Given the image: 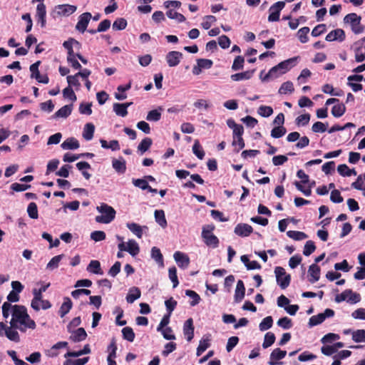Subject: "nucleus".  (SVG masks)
I'll return each mask as SVG.
<instances>
[{"label":"nucleus","mask_w":365,"mask_h":365,"mask_svg":"<svg viewBox=\"0 0 365 365\" xmlns=\"http://www.w3.org/2000/svg\"><path fill=\"white\" fill-rule=\"evenodd\" d=\"M337 171L341 176L356 175L355 169H350L346 164L339 165Z\"/></svg>","instance_id":"36"},{"label":"nucleus","mask_w":365,"mask_h":365,"mask_svg":"<svg viewBox=\"0 0 365 365\" xmlns=\"http://www.w3.org/2000/svg\"><path fill=\"white\" fill-rule=\"evenodd\" d=\"M36 17L38 23L41 24V27H45L46 23V7L43 3H39L37 5Z\"/></svg>","instance_id":"15"},{"label":"nucleus","mask_w":365,"mask_h":365,"mask_svg":"<svg viewBox=\"0 0 365 365\" xmlns=\"http://www.w3.org/2000/svg\"><path fill=\"white\" fill-rule=\"evenodd\" d=\"M71 334L69 339L73 342H80L85 340L87 337V333L84 328L80 327L76 330H71Z\"/></svg>","instance_id":"18"},{"label":"nucleus","mask_w":365,"mask_h":365,"mask_svg":"<svg viewBox=\"0 0 365 365\" xmlns=\"http://www.w3.org/2000/svg\"><path fill=\"white\" fill-rule=\"evenodd\" d=\"M227 125L230 128L233 130V138L242 136L244 133V128L242 125L236 123L232 118L227 120Z\"/></svg>","instance_id":"20"},{"label":"nucleus","mask_w":365,"mask_h":365,"mask_svg":"<svg viewBox=\"0 0 365 365\" xmlns=\"http://www.w3.org/2000/svg\"><path fill=\"white\" fill-rule=\"evenodd\" d=\"M287 129L284 126H276L271 130V136L274 138H279L285 135Z\"/></svg>","instance_id":"54"},{"label":"nucleus","mask_w":365,"mask_h":365,"mask_svg":"<svg viewBox=\"0 0 365 365\" xmlns=\"http://www.w3.org/2000/svg\"><path fill=\"white\" fill-rule=\"evenodd\" d=\"M113 110L117 115L121 117H125L128 115L126 106H124L122 103H115L113 104Z\"/></svg>","instance_id":"52"},{"label":"nucleus","mask_w":365,"mask_h":365,"mask_svg":"<svg viewBox=\"0 0 365 365\" xmlns=\"http://www.w3.org/2000/svg\"><path fill=\"white\" fill-rule=\"evenodd\" d=\"M27 212L31 219H37L38 217L37 205L35 202H30L27 207Z\"/></svg>","instance_id":"59"},{"label":"nucleus","mask_w":365,"mask_h":365,"mask_svg":"<svg viewBox=\"0 0 365 365\" xmlns=\"http://www.w3.org/2000/svg\"><path fill=\"white\" fill-rule=\"evenodd\" d=\"M156 222L163 228H165L168 222L165 218V212L163 210H156L154 213Z\"/></svg>","instance_id":"30"},{"label":"nucleus","mask_w":365,"mask_h":365,"mask_svg":"<svg viewBox=\"0 0 365 365\" xmlns=\"http://www.w3.org/2000/svg\"><path fill=\"white\" fill-rule=\"evenodd\" d=\"M161 110L163 108L161 107H158V109L152 110L149 111L146 116V120L148 121L157 122L161 118Z\"/></svg>","instance_id":"35"},{"label":"nucleus","mask_w":365,"mask_h":365,"mask_svg":"<svg viewBox=\"0 0 365 365\" xmlns=\"http://www.w3.org/2000/svg\"><path fill=\"white\" fill-rule=\"evenodd\" d=\"M192 152L200 160H202L205 157V151L198 140L194 142Z\"/></svg>","instance_id":"41"},{"label":"nucleus","mask_w":365,"mask_h":365,"mask_svg":"<svg viewBox=\"0 0 365 365\" xmlns=\"http://www.w3.org/2000/svg\"><path fill=\"white\" fill-rule=\"evenodd\" d=\"M210 339L207 336V338H202L200 341V344L197 348V356H200L210 346Z\"/></svg>","instance_id":"42"},{"label":"nucleus","mask_w":365,"mask_h":365,"mask_svg":"<svg viewBox=\"0 0 365 365\" xmlns=\"http://www.w3.org/2000/svg\"><path fill=\"white\" fill-rule=\"evenodd\" d=\"M91 353V348L89 344H86L83 349L78 351H68L65 354V357H78L83 354H88Z\"/></svg>","instance_id":"38"},{"label":"nucleus","mask_w":365,"mask_h":365,"mask_svg":"<svg viewBox=\"0 0 365 365\" xmlns=\"http://www.w3.org/2000/svg\"><path fill=\"white\" fill-rule=\"evenodd\" d=\"M63 257L64 255L63 254L53 257L47 264L46 268L51 270L56 269Z\"/></svg>","instance_id":"53"},{"label":"nucleus","mask_w":365,"mask_h":365,"mask_svg":"<svg viewBox=\"0 0 365 365\" xmlns=\"http://www.w3.org/2000/svg\"><path fill=\"white\" fill-rule=\"evenodd\" d=\"M127 252L133 257L139 253L140 247L135 240H130L128 242Z\"/></svg>","instance_id":"43"},{"label":"nucleus","mask_w":365,"mask_h":365,"mask_svg":"<svg viewBox=\"0 0 365 365\" xmlns=\"http://www.w3.org/2000/svg\"><path fill=\"white\" fill-rule=\"evenodd\" d=\"M79 45V42L73 38H69L68 41H65L63 43V47L68 51L67 61L74 69H81V65L77 60L76 54H75L73 49V44Z\"/></svg>","instance_id":"4"},{"label":"nucleus","mask_w":365,"mask_h":365,"mask_svg":"<svg viewBox=\"0 0 365 365\" xmlns=\"http://www.w3.org/2000/svg\"><path fill=\"white\" fill-rule=\"evenodd\" d=\"M11 315L10 325L21 332H25L27 329H34L36 327L35 322L29 315L26 308L23 305H14Z\"/></svg>","instance_id":"1"},{"label":"nucleus","mask_w":365,"mask_h":365,"mask_svg":"<svg viewBox=\"0 0 365 365\" xmlns=\"http://www.w3.org/2000/svg\"><path fill=\"white\" fill-rule=\"evenodd\" d=\"M16 329L12 328L11 326L6 329V331H4V334L11 341L15 342H19L20 336L18 331L16 330Z\"/></svg>","instance_id":"32"},{"label":"nucleus","mask_w":365,"mask_h":365,"mask_svg":"<svg viewBox=\"0 0 365 365\" xmlns=\"http://www.w3.org/2000/svg\"><path fill=\"white\" fill-rule=\"evenodd\" d=\"M194 325L192 318H189L185 321L183 325V334L187 341H190L194 337Z\"/></svg>","instance_id":"19"},{"label":"nucleus","mask_w":365,"mask_h":365,"mask_svg":"<svg viewBox=\"0 0 365 365\" xmlns=\"http://www.w3.org/2000/svg\"><path fill=\"white\" fill-rule=\"evenodd\" d=\"M286 354V351L281 350L279 348H277L272 351L270 358L272 359L281 360L285 357Z\"/></svg>","instance_id":"63"},{"label":"nucleus","mask_w":365,"mask_h":365,"mask_svg":"<svg viewBox=\"0 0 365 365\" xmlns=\"http://www.w3.org/2000/svg\"><path fill=\"white\" fill-rule=\"evenodd\" d=\"M277 325L284 329H289L292 327V322L287 317H284L277 321Z\"/></svg>","instance_id":"62"},{"label":"nucleus","mask_w":365,"mask_h":365,"mask_svg":"<svg viewBox=\"0 0 365 365\" xmlns=\"http://www.w3.org/2000/svg\"><path fill=\"white\" fill-rule=\"evenodd\" d=\"M169 278L173 282V287L175 288L179 284V281L177 276V269L175 267L169 268L168 270Z\"/></svg>","instance_id":"56"},{"label":"nucleus","mask_w":365,"mask_h":365,"mask_svg":"<svg viewBox=\"0 0 365 365\" xmlns=\"http://www.w3.org/2000/svg\"><path fill=\"white\" fill-rule=\"evenodd\" d=\"M214 229V225H207L206 227H203L202 231V237L207 246L215 248L218 247L219 240L214 234H212Z\"/></svg>","instance_id":"6"},{"label":"nucleus","mask_w":365,"mask_h":365,"mask_svg":"<svg viewBox=\"0 0 365 365\" xmlns=\"http://www.w3.org/2000/svg\"><path fill=\"white\" fill-rule=\"evenodd\" d=\"M49 286L50 283H47L46 284H42L39 289L35 288L33 289L34 298L31 300V306L34 310H40L39 302L41 300L42 293L46 292Z\"/></svg>","instance_id":"10"},{"label":"nucleus","mask_w":365,"mask_h":365,"mask_svg":"<svg viewBox=\"0 0 365 365\" xmlns=\"http://www.w3.org/2000/svg\"><path fill=\"white\" fill-rule=\"evenodd\" d=\"M96 209L99 212L102 213L101 215L96 217L95 220L97 222L108 224L115 219L116 212L113 207L106 203H101Z\"/></svg>","instance_id":"3"},{"label":"nucleus","mask_w":365,"mask_h":365,"mask_svg":"<svg viewBox=\"0 0 365 365\" xmlns=\"http://www.w3.org/2000/svg\"><path fill=\"white\" fill-rule=\"evenodd\" d=\"M276 281L281 289H284L289 287L291 282V276L287 274L285 269L282 267L274 268Z\"/></svg>","instance_id":"7"},{"label":"nucleus","mask_w":365,"mask_h":365,"mask_svg":"<svg viewBox=\"0 0 365 365\" xmlns=\"http://www.w3.org/2000/svg\"><path fill=\"white\" fill-rule=\"evenodd\" d=\"M152 144H153V140L151 138H145L144 139L142 140V141L138 145V150L139 152H140L141 154H143L149 150V148H150Z\"/></svg>","instance_id":"40"},{"label":"nucleus","mask_w":365,"mask_h":365,"mask_svg":"<svg viewBox=\"0 0 365 365\" xmlns=\"http://www.w3.org/2000/svg\"><path fill=\"white\" fill-rule=\"evenodd\" d=\"M92 15L90 12H85L78 17V21L76 25V29L81 33H84L87 29Z\"/></svg>","instance_id":"12"},{"label":"nucleus","mask_w":365,"mask_h":365,"mask_svg":"<svg viewBox=\"0 0 365 365\" xmlns=\"http://www.w3.org/2000/svg\"><path fill=\"white\" fill-rule=\"evenodd\" d=\"M354 54H355V60L356 62L360 63L363 62L365 60V53H362V44L360 43V41H356L354 43Z\"/></svg>","instance_id":"33"},{"label":"nucleus","mask_w":365,"mask_h":365,"mask_svg":"<svg viewBox=\"0 0 365 365\" xmlns=\"http://www.w3.org/2000/svg\"><path fill=\"white\" fill-rule=\"evenodd\" d=\"M294 88L292 82L286 81L281 85L278 91V93L279 94H287L288 93H292L294 91Z\"/></svg>","instance_id":"48"},{"label":"nucleus","mask_w":365,"mask_h":365,"mask_svg":"<svg viewBox=\"0 0 365 365\" xmlns=\"http://www.w3.org/2000/svg\"><path fill=\"white\" fill-rule=\"evenodd\" d=\"M334 315V311L331 309H326L323 313H319L309 318V327H312L322 324L326 318L332 317Z\"/></svg>","instance_id":"9"},{"label":"nucleus","mask_w":365,"mask_h":365,"mask_svg":"<svg viewBox=\"0 0 365 365\" xmlns=\"http://www.w3.org/2000/svg\"><path fill=\"white\" fill-rule=\"evenodd\" d=\"M123 338L130 342H133L135 339V333L130 327H125L122 329Z\"/></svg>","instance_id":"46"},{"label":"nucleus","mask_w":365,"mask_h":365,"mask_svg":"<svg viewBox=\"0 0 365 365\" xmlns=\"http://www.w3.org/2000/svg\"><path fill=\"white\" fill-rule=\"evenodd\" d=\"M166 15L168 18L171 19H176L178 22H183L185 21V17L182 14L174 11L173 9L168 10Z\"/></svg>","instance_id":"58"},{"label":"nucleus","mask_w":365,"mask_h":365,"mask_svg":"<svg viewBox=\"0 0 365 365\" xmlns=\"http://www.w3.org/2000/svg\"><path fill=\"white\" fill-rule=\"evenodd\" d=\"M320 271H321L320 267L316 263L312 264L309 266L308 272L311 277L309 279V281L311 283H314L319 279Z\"/></svg>","instance_id":"22"},{"label":"nucleus","mask_w":365,"mask_h":365,"mask_svg":"<svg viewBox=\"0 0 365 365\" xmlns=\"http://www.w3.org/2000/svg\"><path fill=\"white\" fill-rule=\"evenodd\" d=\"M73 105H66L58 110L53 115L54 118H67L71 115Z\"/></svg>","instance_id":"27"},{"label":"nucleus","mask_w":365,"mask_h":365,"mask_svg":"<svg viewBox=\"0 0 365 365\" xmlns=\"http://www.w3.org/2000/svg\"><path fill=\"white\" fill-rule=\"evenodd\" d=\"M346 112V106L343 103H337L331 108V114L336 118H340Z\"/></svg>","instance_id":"39"},{"label":"nucleus","mask_w":365,"mask_h":365,"mask_svg":"<svg viewBox=\"0 0 365 365\" xmlns=\"http://www.w3.org/2000/svg\"><path fill=\"white\" fill-rule=\"evenodd\" d=\"M76 168L82 172L83 176L86 179L89 180L91 177V175L84 170L85 169H91V165L86 161H81L76 163Z\"/></svg>","instance_id":"37"},{"label":"nucleus","mask_w":365,"mask_h":365,"mask_svg":"<svg viewBox=\"0 0 365 365\" xmlns=\"http://www.w3.org/2000/svg\"><path fill=\"white\" fill-rule=\"evenodd\" d=\"M284 6V1H277L272 4L269 9V15L268 16V21L272 22L279 21L280 12Z\"/></svg>","instance_id":"11"},{"label":"nucleus","mask_w":365,"mask_h":365,"mask_svg":"<svg viewBox=\"0 0 365 365\" xmlns=\"http://www.w3.org/2000/svg\"><path fill=\"white\" fill-rule=\"evenodd\" d=\"M309 31V28L307 26L302 27L298 31L297 36L301 43H304L308 41L309 38L307 35Z\"/></svg>","instance_id":"49"},{"label":"nucleus","mask_w":365,"mask_h":365,"mask_svg":"<svg viewBox=\"0 0 365 365\" xmlns=\"http://www.w3.org/2000/svg\"><path fill=\"white\" fill-rule=\"evenodd\" d=\"M41 64V61H38L36 63L30 66L31 78L38 79L40 78V72L38 71V66Z\"/></svg>","instance_id":"61"},{"label":"nucleus","mask_w":365,"mask_h":365,"mask_svg":"<svg viewBox=\"0 0 365 365\" xmlns=\"http://www.w3.org/2000/svg\"><path fill=\"white\" fill-rule=\"evenodd\" d=\"M77 9V6L70 4H59L54 7L51 15L53 19L59 16H68L73 14Z\"/></svg>","instance_id":"8"},{"label":"nucleus","mask_w":365,"mask_h":365,"mask_svg":"<svg viewBox=\"0 0 365 365\" xmlns=\"http://www.w3.org/2000/svg\"><path fill=\"white\" fill-rule=\"evenodd\" d=\"M88 272L95 274H103V272L101 267V263L98 260H91L86 268Z\"/></svg>","instance_id":"26"},{"label":"nucleus","mask_w":365,"mask_h":365,"mask_svg":"<svg viewBox=\"0 0 365 365\" xmlns=\"http://www.w3.org/2000/svg\"><path fill=\"white\" fill-rule=\"evenodd\" d=\"M346 34L343 29H336L330 31L326 36L325 40L327 41H339L340 42L345 40Z\"/></svg>","instance_id":"16"},{"label":"nucleus","mask_w":365,"mask_h":365,"mask_svg":"<svg viewBox=\"0 0 365 365\" xmlns=\"http://www.w3.org/2000/svg\"><path fill=\"white\" fill-rule=\"evenodd\" d=\"M276 337L274 333L272 332H267L264 335V341L262 344V347L264 349H267L272 346L274 341H275Z\"/></svg>","instance_id":"50"},{"label":"nucleus","mask_w":365,"mask_h":365,"mask_svg":"<svg viewBox=\"0 0 365 365\" xmlns=\"http://www.w3.org/2000/svg\"><path fill=\"white\" fill-rule=\"evenodd\" d=\"M361 18L356 13H350L344 18V22L351 26V29L354 34H362L365 30V26L361 24Z\"/></svg>","instance_id":"5"},{"label":"nucleus","mask_w":365,"mask_h":365,"mask_svg":"<svg viewBox=\"0 0 365 365\" xmlns=\"http://www.w3.org/2000/svg\"><path fill=\"white\" fill-rule=\"evenodd\" d=\"M297 58L298 57H293L280 62L270 68L264 77H262L263 71H262L260 73L261 80L262 81H267L269 78H277L279 76L286 73L295 66Z\"/></svg>","instance_id":"2"},{"label":"nucleus","mask_w":365,"mask_h":365,"mask_svg":"<svg viewBox=\"0 0 365 365\" xmlns=\"http://www.w3.org/2000/svg\"><path fill=\"white\" fill-rule=\"evenodd\" d=\"M287 235L294 240H302L308 237L307 235L303 232L289 230L287 232Z\"/></svg>","instance_id":"45"},{"label":"nucleus","mask_w":365,"mask_h":365,"mask_svg":"<svg viewBox=\"0 0 365 365\" xmlns=\"http://www.w3.org/2000/svg\"><path fill=\"white\" fill-rule=\"evenodd\" d=\"M257 113L261 116L267 118L273 113V109L271 106H261L258 108Z\"/></svg>","instance_id":"64"},{"label":"nucleus","mask_w":365,"mask_h":365,"mask_svg":"<svg viewBox=\"0 0 365 365\" xmlns=\"http://www.w3.org/2000/svg\"><path fill=\"white\" fill-rule=\"evenodd\" d=\"M100 143L101 147L105 149H111L113 151L119 150L120 149L119 142L117 140H112L108 143L106 140L101 139Z\"/></svg>","instance_id":"29"},{"label":"nucleus","mask_w":365,"mask_h":365,"mask_svg":"<svg viewBox=\"0 0 365 365\" xmlns=\"http://www.w3.org/2000/svg\"><path fill=\"white\" fill-rule=\"evenodd\" d=\"M252 227L246 223L237 224L234 230L235 234L242 237H246L250 236L252 233Z\"/></svg>","instance_id":"14"},{"label":"nucleus","mask_w":365,"mask_h":365,"mask_svg":"<svg viewBox=\"0 0 365 365\" xmlns=\"http://www.w3.org/2000/svg\"><path fill=\"white\" fill-rule=\"evenodd\" d=\"M127 26V21L124 18H118L113 24V29L115 31L123 30Z\"/></svg>","instance_id":"57"},{"label":"nucleus","mask_w":365,"mask_h":365,"mask_svg":"<svg viewBox=\"0 0 365 365\" xmlns=\"http://www.w3.org/2000/svg\"><path fill=\"white\" fill-rule=\"evenodd\" d=\"M73 303L71 299L68 297H64L63 302L58 311L60 317H63L66 314H67L71 309Z\"/></svg>","instance_id":"24"},{"label":"nucleus","mask_w":365,"mask_h":365,"mask_svg":"<svg viewBox=\"0 0 365 365\" xmlns=\"http://www.w3.org/2000/svg\"><path fill=\"white\" fill-rule=\"evenodd\" d=\"M232 145L235 147L234 151L235 153L240 152V150L245 148V143L242 136L237 137L233 138Z\"/></svg>","instance_id":"55"},{"label":"nucleus","mask_w":365,"mask_h":365,"mask_svg":"<svg viewBox=\"0 0 365 365\" xmlns=\"http://www.w3.org/2000/svg\"><path fill=\"white\" fill-rule=\"evenodd\" d=\"M127 227L137 236L138 238H141L143 236V229L140 225L135 222L127 223Z\"/></svg>","instance_id":"44"},{"label":"nucleus","mask_w":365,"mask_h":365,"mask_svg":"<svg viewBox=\"0 0 365 365\" xmlns=\"http://www.w3.org/2000/svg\"><path fill=\"white\" fill-rule=\"evenodd\" d=\"M141 292L139 288L133 287L130 289L129 293L126 296V300L128 303H133L136 299L140 297Z\"/></svg>","instance_id":"34"},{"label":"nucleus","mask_w":365,"mask_h":365,"mask_svg":"<svg viewBox=\"0 0 365 365\" xmlns=\"http://www.w3.org/2000/svg\"><path fill=\"white\" fill-rule=\"evenodd\" d=\"M182 53L180 51H172L165 56L167 63L170 67L177 66L182 58Z\"/></svg>","instance_id":"13"},{"label":"nucleus","mask_w":365,"mask_h":365,"mask_svg":"<svg viewBox=\"0 0 365 365\" xmlns=\"http://www.w3.org/2000/svg\"><path fill=\"white\" fill-rule=\"evenodd\" d=\"M316 250L315 244L312 240H308L304 245L303 254L305 256H309L312 254Z\"/></svg>","instance_id":"60"},{"label":"nucleus","mask_w":365,"mask_h":365,"mask_svg":"<svg viewBox=\"0 0 365 365\" xmlns=\"http://www.w3.org/2000/svg\"><path fill=\"white\" fill-rule=\"evenodd\" d=\"M173 257L180 267L185 269L189 266L190 259L186 254L177 251L174 253Z\"/></svg>","instance_id":"17"},{"label":"nucleus","mask_w":365,"mask_h":365,"mask_svg":"<svg viewBox=\"0 0 365 365\" xmlns=\"http://www.w3.org/2000/svg\"><path fill=\"white\" fill-rule=\"evenodd\" d=\"M79 146L78 140L73 137L67 138L61 145V147L63 150H76L78 148Z\"/></svg>","instance_id":"23"},{"label":"nucleus","mask_w":365,"mask_h":365,"mask_svg":"<svg viewBox=\"0 0 365 365\" xmlns=\"http://www.w3.org/2000/svg\"><path fill=\"white\" fill-rule=\"evenodd\" d=\"M273 324V319L271 316L266 317L262 319L259 325L260 331H266L270 329Z\"/></svg>","instance_id":"51"},{"label":"nucleus","mask_w":365,"mask_h":365,"mask_svg":"<svg viewBox=\"0 0 365 365\" xmlns=\"http://www.w3.org/2000/svg\"><path fill=\"white\" fill-rule=\"evenodd\" d=\"M245 287L242 280L237 281L235 292V302L238 303L241 302L245 297Z\"/></svg>","instance_id":"21"},{"label":"nucleus","mask_w":365,"mask_h":365,"mask_svg":"<svg viewBox=\"0 0 365 365\" xmlns=\"http://www.w3.org/2000/svg\"><path fill=\"white\" fill-rule=\"evenodd\" d=\"M352 340L355 342H365V330L357 329L351 332Z\"/></svg>","instance_id":"47"},{"label":"nucleus","mask_w":365,"mask_h":365,"mask_svg":"<svg viewBox=\"0 0 365 365\" xmlns=\"http://www.w3.org/2000/svg\"><path fill=\"white\" fill-rule=\"evenodd\" d=\"M255 70L252 71H246L242 73H237L231 75V79L234 81H240L242 80H248L252 78Z\"/></svg>","instance_id":"28"},{"label":"nucleus","mask_w":365,"mask_h":365,"mask_svg":"<svg viewBox=\"0 0 365 365\" xmlns=\"http://www.w3.org/2000/svg\"><path fill=\"white\" fill-rule=\"evenodd\" d=\"M95 126L91 123L85 125L83 132V137L86 140H91L93 138Z\"/></svg>","instance_id":"31"},{"label":"nucleus","mask_w":365,"mask_h":365,"mask_svg":"<svg viewBox=\"0 0 365 365\" xmlns=\"http://www.w3.org/2000/svg\"><path fill=\"white\" fill-rule=\"evenodd\" d=\"M112 165L115 170L120 174H123L126 170L125 160L121 157L119 159H113Z\"/></svg>","instance_id":"25"}]
</instances>
